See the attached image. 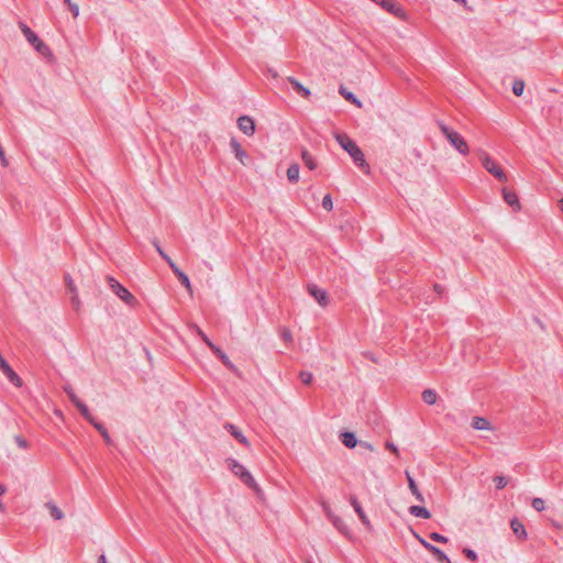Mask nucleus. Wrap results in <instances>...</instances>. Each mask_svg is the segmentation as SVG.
<instances>
[{
    "label": "nucleus",
    "mask_w": 563,
    "mask_h": 563,
    "mask_svg": "<svg viewBox=\"0 0 563 563\" xmlns=\"http://www.w3.org/2000/svg\"><path fill=\"white\" fill-rule=\"evenodd\" d=\"M172 271L177 276V278L179 279L180 284L184 287H186V289L191 295L192 294V288H191V284H190L189 277L183 271H180L177 265L175 267H173Z\"/></svg>",
    "instance_id": "nucleus-17"
},
{
    "label": "nucleus",
    "mask_w": 563,
    "mask_h": 563,
    "mask_svg": "<svg viewBox=\"0 0 563 563\" xmlns=\"http://www.w3.org/2000/svg\"><path fill=\"white\" fill-rule=\"evenodd\" d=\"M308 292L317 300L321 307L329 305V296L325 290L316 285H308Z\"/></svg>",
    "instance_id": "nucleus-9"
},
{
    "label": "nucleus",
    "mask_w": 563,
    "mask_h": 563,
    "mask_svg": "<svg viewBox=\"0 0 563 563\" xmlns=\"http://www.w3.org/2000/svg\"><path fill=\"white\" fill-rule=\"evenodd\" d=\"M510 527L512 532L520 539L526 540L527 538V531L525 529L523 523L518 519H512L510 522Z\"/></svg>",
    "instance_id": "nucleus-18"
},
{
    "label": "nucleus",
    "mask_w": 563,
    "mask_h": 563,
    "mask_svg": "<svg viewBox=\"0 0 563 563\" xmlns=\"http://www.w3.org/2000/svg\"><path fill=\"white\" fill-rule=\"evenodd\" d=\"M70 300H71V303H73L74 308H75L76 310H79V308H80V301H79L78 294H74V295H71Z\"/></svg>",
    "instance_id": "nucleus-47"
},
{
    "label": "nucleus",
    "mask_w": 563,
    "mask_h": 563,
    "mask_svg": "<svg viewBox=\"0 0 563 563\" xmlns=\"http://www.w3.org/2000/svg\"><path fill=\"white\" fill-rule=\"evenodd\" d=\"M299 378H300L302 384L309 385V384H311V382L313 379V376H312V374L310 372L301 371L299 373Z\"/></svg>",
    "instance_id": "nucleus-32"
},
{
    "label": "nucleus",
    "mask_w": 563,
    "mask_h": 563,
    "mask_svg": "<svg viewBox=\"0 0 563 563\" xmlns=\"http://www.w3.org/2000/svg\"><path fill=\"white\" fill-rule=\"evenodd\" d=\"M334 137L341 147L346 151L354 164L365 174H369L371 167L365 161L363 151L357 144L344 133H335Z\"/></svg>",
    "instance_id": "nucleus-1"
},
{
    "label": "nucleus",
    "mask_w": 563,
    "mask_h": 563,
    "mask_svg": "<svg viewBox=\"0 0 563 563\" xmlns=\"http://www.w3.org/2000/svg\"><path fill=\"white\" fill-rule=\"evenodd\" d=\"M98 563H107L106 556H104V555H101V556L99 558Z\"/></svg>",
    "instance_id": "nucleus-54"
},
{
    "label": "nucleus",
    "mask_w": 563,
    "mask_h": 563,
    "mask_svg": "<svg viewBox=\"0 0 563 563\" xmlns=\"http://www.w3.org/2000/svg\"><path fill=\"white\" fill-rule=\"evenodd\" d=\"M472 427L476 430H488V429H490V423L485 418L475 417V418H473Z\"/></svg>",
    "instance_id": "nucleus-23"
},
{
    "label": "nucleus",
    "mask_w": 563,
    "mask_h": 563,
    "mask_svg": "<svg viewBox=\"0 0 563 563\" xmlns=\"http://www.w3.org/2000/svg\"><path fill=\"white\" fill-rule=\"evenodd\" d=\"M439 129L442 132V134L446 137L449 143L461 155H467L470 153L468 145H467L466 141L464 140V137L460 133H457L456 131H453L443 122H439Z\"/></svg>",
    "instance_id": "nucleus-2"
},
{
    "label": "nucleus",
    "mask_w": 563,
    "mask_h": 563,
    "mask_svg": "<svg viewBox=\"0 0 563 563\" xmlns=\"http://www.w3.org/2000/svg\"><path fill=\"white\" fill-rule=\"evenodd\" d=\"M463 553H464V554H465V556H466L467 559H470L471 561H474V562H475V561L477 560V555H476V553H475L473 550H471V549H464V550H463Z\"/></svg>",
    "instance_id": "nucleus-44"
},
{
    "label": "nucleus",
    "mask_w": 563,
    "mask_h": 563,
    "mask_svg": "<svg viewBox=\"0 0 563 563\" xmlns=\"http://www.w3.org/2000/svg\"><path fill=\"white\" fill-rule=\"evenodd\" d=\"M71 15L76 19L79 15V7L76 3H73L68 7Z\"/></svg>",
    "instance_id": "nucleus-46"
},
{
    "label": "nucleus",
    "mask_w": 563,
    "mask_h": 563,
    "mask_svg": "<svg viewBox=\"0 0 563 563\" xmlns=\"http://www.w3.org/2000/svg\"><path fill=\"white\" fill-rule=\"evenodd\" d=\"M66 284H67L68 291L71 292V295L77 294V289L75 287L74 280L69 276H66Z\"/></svg>",
    "instance_id": "nucleus-43"
},
{
    "label": "nucleus",
    "mask_w": 563,
    "mask_h": 563,
    "mask_svg": "<svg viewBox=\"0 0 563 563\" xmlns=\"http://www.w3.org/2000/svg\"><path fill=\"white\" fill-rule=\"evenodd\" d=\"M340 440L346 448L352 449L358 444L360 449H364L368 452H374V448L371 443L364 442V441L358 442L353 432H349V431L342 432L340 434Z\"/></svg>",
    "instance_id": "nucleus-7"
},
{
    "label": "nucleus",
    "mask_w": 563,
    "mask_h": 563,
    "mask_svg": "<svg viewBox=\"0 0 563 563\" xmlns=\"http://www.w3.org/2000/svg\"><path fill=\"white\" fill-rule=\"evenodd\" d=\"M69 399L75 406L81 401L75 393L69 396Z\"/></svg>",
    "instance_id": "nucleus-51"
},
{
    "label": "nucleus",
    "mask_w": 563,
    "mask_h": 563,
    "mask_svg": "<svg viewBox=\"0 0 563 563\" xmlns=\"http://www.w3.org/2000/svg\"><path fill=\"white\" fill-rule=\"evenodd\" d=\"M238 126L245 135H253L255 132L254 120L249 115H241L238 119Z\"/></svg>",
    "instance_id": "nucleus-11"
},
{
    "label": "nucleus",
    "mask_w": 563,
    "mask_h": 563,
    "mask_svg": "<svg viewBox=\"0 0 563 563\" xmlns=\"http://www.w3.org/2000/svg\"><path fill=\"white\" fill-rule=\"evenodd\" d=\"M442 563H451L450 559L448 558L446 561H443Z\"/></svg>",
    "instance_id": "nucleus-59"
},
{
    "label": "nucleus",
    "mask_w": 563,
    "mask_h": 563,
    "mask_svg": "<svg viewBox=\"0 0 563 563\" xmlns=\"http://www.w3.org/2000/svg\"><path fill=\"white\" fill-rule=\"evenodd\" d=\"M5 493V487L0 484V496H2Z\"/></svg>",
    "instance_id": "nucleus-55"
},
{
    "label": "nucleus",
    "mask_w": 563,
    "mask_h": 563,
    "mask_svg": "<svg viewBox=\"0 0 563 563\" xmlns=\"http://www.w3.org/2000/svg\"><path fill=\"white\" fill-rule=\"evenodd\" d=\"M66 284H67L68 291L71 292V295L77 294V289L75 287L74 280L69 276H66Z\"/></svg>",
    "instance_id": "nucleus-41"
},
{
    "label": "nucleus",
    "mask_w": 563,
    "mask_h": 563,
    "mask_svg": "<svg viewBox=\"0 0 563 563\" xmlns=\"http://www.w3.org/2000/svg\"><path fill=\"white\" fill-rule=\"evenodd\" d=\"M280 336L287 343H291L292 342V334H291L290 330L287 329V328H284L280 331Z\"/></svg>",
    "instance_id": "nucleus-37"
},
{
    "label": "nucleus",
    "mask_w": 563,
    "mask_h": 563,
    "mask_svg": "<svg viewBox=\"0 0 563 563\" xmlns=\"http://www.w3.org/2000/svg\"><path fill=\"white\" fill-rule=\"evenodd\" d=\"M373 2L379 4L386 11L388 10L389 4L393 3L391 0H372Z\"/></svg>",
    "instance_id": "nucleus-45"
},
{
    "label": "nucleus",
    "mask_w": 563,
    "mask_h": 563,
    "mask_svg": "<svg viewBox=\"0 0 563 563\" xmlns=\"http://www.w3.org/2000/svg\"><path fill=\"white\" fill-rule=\"evenodd\" d=\"M157 253L162 256V258L169 265L170 268L175 267L176 264L174 261L164 252V250L161 247L157 241L153 242Z\"/></svg>",
    "instance_id": "nucleus-28"
},
{
    "label": "nucleus",
    "mask_w": 563,
    "mask_h": 563,
    "mask_svg": "<svg viewBox=\"0 0 563 563\" xmlns=\"http://www.w3.org/2000/svg\"><path fill=\"white\" fill-rule=\"evenodd\" d=\"M0 369L5 375V377L9 379L11 384H13L16 387H21L22 379L19 377V375L11 368V366L8 364L7 361H1Z\"/></svg>",
    "instance_id": "nucleus-10"
},
{
    "label": "nucleus",
    "mask_w": 563,
    "mask_h": 563,
    "mask_svg": "<svg viewBox=\"0 0 563 563\" xmlns=\"http://www.w3.org/2000/svg\"><path fill=\"white\" fill-rule=\"evenodd\" d=\"M532 507L537 510V511H543L545 506H544V500L542 498H534L532 500Z\"/></svg>",
    "instance_id": "nucleus-35"
},
{
    "label": "nucleus",
    "mask_w": 563,
    "mask_h": 563,
    "mask_svg": "<svg viewBox=\"0 0 563 563\" xmlns=\"http://www.w3.org/2000/svg\"><path fill=\"white\" fill-rule=\"evenodd\" d=\"M300 167L297 163L291 164L287 169V179L295 184L299 180Z\"/></svg>",
    "instance_id": "nucleus-20"
},
{
    "label": "nucleus",
    "mask_w": 563,
    "mask_h": 563,
    "mask_svg": "<svg viewBox=\"0 0 563 563\" xmlns=\"http://www.w3.org/2000/svg\"><path fill=\"white\" fill-rule=\"evenodd\" d=\"M409 512L415 517H420L424 519H429L431 517L430 511L427 508L420 506H411L409 508Z\"/></svg>",
    "instance_id": "nucleus-22"
},
{
    "label": "nucleus",
    "mask_w": 563,
    "mask_h": 563,
    "mask_svg": "<svg viewBox=\"0 0 563 563\" xmlns=\"http://www.w3.org/2000/svg\"><path fill=\"white\" fill-rule=\"evenodd\" d=\"M559 205H560L561 211L563 212V198L559 201Z\"/></svg>",
    "instance_id": "nucleus-57"
},
{
    "label": "nucleus",
    "mask_w": 563,
    "mask_h": 563,
    "mask_svg": "<svg viewBox=\"0 0 563 563\" xmlns=\"http://www.w3.org/2000/svg\"><path fill=\"white\" fill-rule=\"evenodd\" d=\"M210 350L221 360L223 365L230 371L236 372L235 365L230 361L228 355L217 345L210 344Z\"/></svg>",
    "instance_id": "nucleus-15"
},
{
    "label": "nucleus",
    "mask_w": 563,
    "mask_h": 563,
    "mask_svg": "<svg viewBox=\"0 0 563 563\" xmlns=\"http://www.w3.org/2000/svg\"><path fill=\"white\" fill-rule=\"evenodd\" d=\"M339 93L351 103L355 104L357 108H362V102L360 99L356 98V96L349 91L344 86H340Z\"/></svg>",
    "instance_id": "nucleus-19"
},
{
    "label": "nucleus",
    "mask_w": 563,
    "mask_h": 563,
    "mask_svg": "<svg viewBox=\"0 0 563 563\" xmlns=\"http://www.w3.org/2000/svg\"><path fill=\"white\" fill-rule=\"evenodd\" d=\"M406 475H407L408 486H409L410 492L418 500L423 501V496L420 493V490L418 489V486H417L416 482L413 481V478L411 477V475L409 474V472H406Z\"/></svg>",
    "instance_id": "nucleus-21"
},
{
    "label": "nucleus",
    "mask_w": 563,
    "mask_h": 563,
    "mask_svg": "<svg viewBox=\"0 0 563 563\" xmlns=\"http://www.w3.org/2000/svg\"><path fill=\"white\" fill-rule=\"evenodd\" d=\"M76 408L80 411L81 416L88 420L90 423H95V418L92 417V415L90 413L88 407L82 402L80 401L79 404H77Z\"/></svg>",
    "instance_id": "nucleus-27"
},
{
    "label": "nucleus",
    "mask_w": 563,
    "mask_h": 563,
    "mask_svg": "<svg viewBox=\"0 0 563 563\" xmlns=\"http://www.w3.org/2000/svg\"><path fill=\"white\" fill-rule=\"evenodd\" d=\"M21 30L30 44L43 56L51 54L49 47L38 38V36L25 24L21 25Z\"/></svg>",
    "instance_id": "nucleus-6"
},
{
    "label": "nucleus",
    "mask_w": 563,
    "mask_h": 563,
    "mask_svg": "<svg viewBox=\"0 0 563 563\" xmlns=\"http://www.w3.org/2000/svg\"><path fill=\"white\" fill-rule=\"evenodd\" d=\"M388 12L393 13L394 15H396L397 18H401L404 19L406 13H405V10L398 5L397 3L393 2L391 4H389L388 7Z\"/></svg>",
    "instance_id": "nucleus-29"
},
{
    "label": "nucleus",
    "mask_w": 563,
    "mask_h": 563,
    "mask_svg": "<svg viewBox=\"0 0 563 563\" xmlns=\"http://www.w3.org/2000/svg\"><path fill=\"white\" fill-rule=\"evenodd\" d=\"M224 429L241 444L247 446L249 442L241 429L232 423H225Z\"/></svg>",
    "instance_id": "nucleus-14"
},
{
    "label": "nucleus",
    "mask_w": 563,
    "mask_h": 563,
    "mask_svg": "<svg viewBox=\"0 0 563 563\" xmlns=\"http://www.w3.org/2000/svg\"><path fill=\"white\" fill-rule=\"evenodd\" d=\"M64 3H66V4L69 7V5H70V4H73L74 2H71V0H64Z\"/></svg>",
    "instance_id": "nucleus-58"
},
{
    "label": "nucleus",
    "mask_w": 563,
    "mask_h": 563,
    "mask_svg": "<svg viewBox=\"0 0 563 563\" xmlns=\"http://www.w3.org/2000/svg\"><path fill=\"white\" fill-rule=\"evenodd\" d=\"M0 161H1V164L2 166H8V159L5 157V154H4V151H3V147L2 145L0 144Z\"/></svg>",
    "instance_id": "nucleus-48"
},
{
    "label": "nucleus",
    "mask_w": 563,
    "mask_h": 563,
    "mask_svg": "<svg viewBox=\"0 0 563 563\" xmlns=\"http://www.w3.org/2000/svg\"><path fill=\"white\" fill-rule=\"evenodd\" d=\"M430 539H432L433 541L435 542H441V543H446L448 542V538L438 533V532H432L430 533Z\"/></svg>",
    "instance_id": "nucleus-39"
},
{
    "label": "nucleus",
    "mask_w": 563,
    "mask_h": 563,
    "mask_svg": "<svg viewBox=\"0 0 563 563\" xmlns=\"http://www.w3.org/2000/svg\"><path fill=\"white\" fill-rule=\"evenodd\" d=\"M559 205H560L561 211L563 212V198L559 201Z\"/></svg>",
    "instance_id": "nucleus-56"
},
{
    "label": "nucleus",
    "mask_w": 563,
    "mask_h": 563,
    "mask_svg": "<svg viewBox=\"0 0 563 563\" xmlns=\"http://www.w3.org/2000/svg\"><path fill=\"white\" fill-rule=\"evenodd\" d=\"M503 198L507 205H509L515 211H519L521 206L519 198L515 191L503 188Z\"/></svg>",
    "instance_id": "nucleus-12"
},
{
    "label": "nucleus",
    "mask_w": 563,
    "mask_h": 563,
    "mask_svg": "<svg viewBox=\"0 0 563 563\" xmlns=\"http://www.w3.org/2000/svg\"><path fill=\"white\" fill-rule=\"evenodd\" d=\"M66 284H67L68 291L71 292V295L77 294V289L75 287L74 280L69 276H66Z\"/></svg>",
    "instance_id": "nucleus-42"
},
{
    "label": "nucleus",
    "mask_w": 563,
    "mask_h": 563,
    "mask_svg": "<svg viewBox=\"0 0 563 563\" xmlns=\"http://www.w3.org/2000/svg\"><path fill=\"white\" fill-rule=\"evenodd\" d=\"M433 555H435V558L438 559L439 562H443V561H446L448 556L444 552H442L439 548L437 547H433L431 548V551H430Z\"/></svg>",
    "instance_id": "nucleus-33"
},
{
    "label": "nucleus",
    "mask_w": 563,
    "mask_h": 563,
    "mask_svg": "<svg viewBox=\"0 0 563 563\" xmlns=\"http://www.w3.org/2000/svg\"><path fill=\"white\" fill-rule=\"evenodd\" d=\"M64 391L67 394L68 397L75 393L70 385L65 386Z\"/></svg>",
    "instance_id": "nucleus-52"
},
{
    "label": "nucleus",
    "mask_w": 563,
    "mask_h": 563,
    "mask_svg": "<svg viewBox=\"0 0 563 563\" xmlns=\"http://www.w3.org/2000/svg\"><path fill=\"white\" fill-rule=\"evenodd\" d=\"M386 448L389 449L393 453L398 454V450L391 442H386Z\"/></svg>",
    "instance_id": "nucleus-50"
},
{
    "label": "nucleus",
    "mask_w": 563,
    "mask_h": 563,
    "mask_svg": "<svg viewBox=\"0 0 563 563\" xmlns=\"http://www.w3.org/2000/svg\"><path fill=\"white\" fill-rule=\"evenodd\" d=\"M322 207L328 210V211H331L332 208H333V202H332V198L330 195H325L322 199Z\"/></svg>",
    "instance_id": "nucleus-36"
},
{
    "label": "nucleus",
    "mask_w": 563,
    "mask_h": 563,
    "mask_svg": "<svg viewBox=\"0 0 563 563\" xmlns=\"http://www.w3.org/2000/svg\"><path fill=\"white\" fill-rule=\"evenodd\" d=\"M421 396L422 400L428 405H434L438 399V395L433 389H424Z\"/></svg>",
    "instance_id": "nucleus-25"
},
{
    "label": "nucleus",
    "mask_w": 563,
    "mask_h": 563,
    "mask_svg": "<svg viewBox=\"0 0 563 563\" xmlns=\"http://www.w3.org/2000/svg\"><path fill=\"white\" fill-rule=\"evenodd\" d=\"M107 283L110 289L128 306H135L137 303L136 298L117 279L111 276H107Z\"/></svg>",
    "instance_id": "nucleus-5"
},
{
    "label": "nucleus",
    "mask_w": 563,
    "mask_h": 563,
    "mask_svg": "<svg viewBox=\"0 0 563 563\" xmlns=\"http://www.w3.org/2000/svg\"><path fill=\"white\" fill-rule=\"evenodd\" d=\"M231 471L238 476L245 485L253 488L256 493H261L255 479L253 478L250 471L236 460H232L230 464Z\"/></svg>",
    "instance_id": "nucleus-4"
},
{
    "label": "nucleus",
    "mask_w": 563,
    "mask_h": 563,
    "mask_svg": "<svg viewBox=\"0 0 563 563\" xmlns=\"http://www.w3.org/2000/svg\"><path fill=\"white\" fill-rule=\"evenodd\" d=\"M523 90H525V81L521 79L515 80L512 84V92L519 97L523 93Z\"/></svg>",
    "instance_id": "nucleus-31"
},
{
    "label": "nucleus",
    "mask_w": 563,
    "mask_h": 563,
    "mask_svg": "<svg viewBox=\"0 0 563 563\" xmlns=\"http://www.w3.org/2000/svg\"><path fill=\"white\" fill-rule=\"evenodd\" d=\"M301 158L305 163V165L310 169V170H313L317 168V163L314 161V158L312 157V155L307 151V150H303L301 152Z\"/></svg>",
    "instance_id": "nucleus-24"
},
{
    "label": "nucleus",
    "mask_w": 563,
    "mask_h": 563,
    "mask_svg": "<svg viewBox=\"0 0 563 563\" xmlns=\"http://www.w3.org/2000/svg\"><path fill=\"white\" fill-rule=\"evenodd\" d=\"M99 432L100 434L106 439V440H109V433L107 431V429L104 428L103 424L97 422L95 420V423H91Z\"/></svg>",
    "instance_id": "nucleus-34"
},
{
    "label": "nucleus",
    "mask_w": 563,
    "mask_h": 563,
    "mask_svg": "<svg viewBox=\"0 0 563 563\" xmlns=\"http://www.w3.org/2000/svg\"><path fill=\"white\" fill-rule=\"evenodd\" d=\"M478 157L483 167L492 174L496 179L501 183H507L508 177L506 173L497 165V163L483 150H478Z\"/></svg>",
    "instance_id": "nucleus-3"
},
{
    "label": "nucleus",
    "mask_w": 563,
    "mask_h": 563,
    "mask_svg": "<svg viewBox=\"0 0 563 563\" xmlns=\"http://www.w3.org/2000/svg\"><path fill=\"white\" fill-rule=\"evenodd\" d=\"M45 507L47 508V510L49 511V515L56 519V520H60L63 517H64V514L63 511L53 503H46L45 504Z\"/></svg>",
    "instance_id": "nucleus-26"
},
{
    "label": "nucleus",
    "mask_w": 563,
    "mask_h": 563,
    "mask_svg": "<svg viewBox=\"0 0 563 563\" xmlns=\"http://www.w3.org/2000/svg\"><path fill=\"white\" fill-rule=\"evenodd\" d=\"M0 510H3V505L0 503Z\"/></svg>",
    "instance_id": "nucleus-60"
},
{
    "label": "nucleus",
    "mask_w": 563,
    "mask_h": 563,
    "mask_svg": "<svg viewBox=\"0 0 563 563\" xmlns=\"http://www.w3.org/2000/svg\"><path fill=\"white\" fill-rule=\"evenodd\" d=\"M14 442L21 449H25L27 446V441L21 435L14 437Z\"/></svg>",
    "instance_id": "nucleus-40"
},
{
    "label": "nucleus",
    "mask_w": 563,
    "mask_h": 563,
    "mask_svg": "<svg viewBox=\"0 0 563 563\" xmlns=\"http://www.w3.org/2000/svg\"><path fill=\"white\" fill-rule=\"evenodd\" d=\"M494 482H495L496 487H497L498 489L504 488V487L507 485V483H508L507 478H506V477H504V476H496V477L494 478Z\"/></svg>",
    "instance_id": "nucleus-38"
},
{
    "label": "nucleus",
    "mask_w": 563,
    "mask_h": 563,
    "mask_svg": "<svg viewBox=\"0 0 563 563\" xmlns=\"http://www.w3.org/2000/svg\"><path fill=\"white\" fill-rule=\"evenodd\" d=\"M419 539V542L424 547V549H427L429 552L431 551V548H433L434 545L430 544L429 542H427L426 540L421 539V538H418Z\"/></svg>",
    "instance_id": "nucleus-49"
},
{
    "label": "nucleus",
    "mask_w": 563,
    "mask_h": 563,
    "mask_svg": "<svg viewBox=\"0 0 563 563\" xmlns=\"http://www.w3.org/2000/svg\"><path fill=\"white\" fill-rule=\"evenodd\" d=\"M230 147L236 159L241 162L242 165H246V159L249 158L246 152L242 148L241 144L232 137L230 141Z\"/></svg>",
    "instance_id": "nucleus-13"
},
{
    "label": "nucleus",
    "mask_w": 563,
    "mask_h": 563,
    "mask_svg": "<svg viewBox=\"0 0 563 563\" xmlns=\"http://www.w3.org/2000/svg\"><path fill=\"white\" fill-rule=\"evenodd\" d=\"M434 290L440 294L442 291V287L440 285L435 284Z\"/></svg>",
    "instance_id": "nucleus-53"
},
{
    "label": "nucleus",
    "mask_w": 563,
    "mask_h": 563,
    "mask_svg": "<svg viewBox=\"0 0 563 563\" xmlns=\"http://www.w3.org/2000/svg\"><path fill=\"white\" fill-rule=\"evenodd\" d=\"M195 333H197L198 336L201 338V340L210 347V344H213L210 339L206 335V333L197 325L192 324L190 327Z\"/></svg>",
    "instance_id": "nucleus-30"
},
{
    "label": "nucleus",
    "mask_w": 563,
    "mask_h": 563,
    "mask_svg": "<svg viewBox=\"0 0 563 563\" xmlns=\"http://www.w3.org/2000/svg\"><path fill=\"white\" fill-rule=\"evenodd\" d=\"M349 501L351 504V506L353 507L354 511L357 514L360 520L362 521V523L368 529L371 530L372 529V523L367 517V515L365 514L360 500L357 499V497L355 495H351L349 497Z\"/></svg>",
    "instance_id": "nucleus-8"
},
{
    "label": "nucleus",
    "mask_w": 563,
    "mask_h": 563,
    "mask_svg": "<svg viewBox=\"0 0 563 563\" xmlns=\"http://www.w3.org/2000/svg\"><path fill=\"white\" fill-rule=\"evenodd\" d=\"M287 80L291 85L292 89L302 98L310 97L311 91L307 87L302 86L296 78L288 77Z\"/></svg>",
    "instance_id": "nucleus-16"
}]
</instances>
